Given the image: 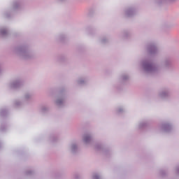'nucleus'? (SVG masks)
I'll return each instance as SVG.
<instances>
[{"instance_id":"19","label":"nucleus","mask_w":179,"mask_h":179,"mask_svg":"<svg viewBox=\"0 0 179 179\" xmlns=\"http://www.w3.org/2000/svg\"><path fill=\"white\" fill-rule=\"evenodd\" d=\"M23 100H24L25 101H29V100H30V99H31V93L30 92H27L25 93L23 96H22Z\"/></svg>"},{"instance_id":"23","label":"nucleus","mask_w":179,"mask_h":179,"mask_svg":"<svg viewBox=\"0 0 179 179\" xmlns=\"http://www.w3.org/2000/svg\"><path fill=\"white\" fill-rule=\"evenodd\" d=\"M92 179H101V176L99 174L95 173L92 176Z\"/></svg>"},{"instance_id":"9","label":"nucleus","mask_w":179,"mask_h":179,"mask_svg":"<svg viewBox=\"0 0 179 179\" xmlns=\"http://www.w3.org/2000/svg\"><path fill=\"white\" fill-rule=\"evenodd\" d=\"M92 139H93V135L92 133H85L82 136V141L84 145H90Z\"/></svg>"},{"instance_id":"29","label":"nucleus","mask_w":179,"mask_h":179,"mask_svg":"<svg viewBox=\"0 0 179 179\" xmlns=\"http://www.w3.org/2000/svg\"><path fill=\"white\" fill-rule=\"evenodd\" d=\"M93 12V10H90L88 13V16H92V13Z\"/></svg>"},{"instance_id":"3","label":"nucleus","mask_w":179,"mask_h":179,"mask_svg":"<svg viewBox=\"0 0 179 179\" xmlns=\"http://www.w3.org/2000/svg\"><path fill=\"white\" fill-rule=\"evenodd\" d=\"M138 15V8L135 6H129L123 9L122 15L127 19H131Z\"/></svg>"},{"instance_id":"5","label":"nucleus","mask_w":179,"mask_h":179,"mask_svg":"<svg viewBox=\"0 0 179 179\" xmlns=\"http://www.w3.org/2000/svg\"><path fill=\"white\" fill-rule=\"evenodd\" d=\"M23 85V81L21 79H16L10 81L8 87L9 89H19Z\"/></svg>"},{"instance_id":"24","label":"nucleus","mask_w":179,"mask_h":179,"mask_svg":"<svg viewBox=\"0 0 179 179\" xmlns=\"http://www.w3.org/2000/svg\"><path fill=\"white\" fill-rule=\"evenodd\" d=\"M65 38V35L64 34H61L57 36V40H60L62 41Z\"/></svg>"},{"instance_id":"8","label":"nucleus","mask_w":179,"mask_h":179,"mask_svg":"<svg viewBox=\"0 0 179 179\" xmlns=\"http://www.w3.org/2000/svg\"><path fill=\"white\" fill-rule=\"evenodd\" d=\"M170 96V90L169 89H164L158 92V97L161 100H167Z\"/></svg>"},{"instance_id":"18","label":"nucleus","mask_w":179,"mask_h":179,"mask_svg":"<svg viewBox=\"0 0 179 179\" xmlns=\"http://www.w3.org/2000/svg\"><path fill=\"white\" fill-rule=\"evenodd\" d=\"M116 114H124L125 113V108L123 106H119L115 109Z\"/></svg>"},{"instance_id":"4","label":"nucleus","mask_w":179,"mask_h":179,"mask_svg":"<svg viewBox=\"0 0 179 179\" xmlns=\"http://www.w3.org/2000/svg\"><path fill=\"white\" fill-rule=\"evenodd\" d=\"M159 129L162 134H170L173 129V124L170 122H164L159 124Z\"/></svg>"},{"instance_id":"22","label":"nucleus","mask_w":179,"mask_h":179,"mask_svg":"<svg viewBox=\"0 0 179 179\" xmlns=\"http://www.w3.org/2000/svg\"><path fill=\"white\" fill-rule=\"evenodd\" d=\"M171 64V62H170V60H169V59H166L164 62L163 65L164 66H170Z\"/></svg>"},{"instance_id":"20","label":"nucleus","mask_w":179,"mask_h":179,"mask_svg":"<svg viewBox=\"0 0 179 179\" xmlns=\"http://www.w3.org/2000/svg\"><path fill=\"white\" fill-rule=\"evenodd\" d=\"M49 142H50V143H55L58 142V138L55 135H52L49 137Z\"/></svg>"},{"instance_id":"12","label":"nucleus","mask_w":179,"mask_h":179,"mask_svg":"<svg viewBox=\"0 0 179 179\" xmlns=\"http://www.w3.org/2000/svg\"><path fill=\"white\" fill-rule=\"evenodd\" d=\"M69 149L71 153H76L78 152V143H71L69 145Z\"/></svg>"},{"instance_id":"7","label":"nucleus","mask_w":179,"mask_h":179,"mask_svg":"<svg viewBox=\"0 0 179 179\" xmlns=\"http://www.w3.org/2000/svg\"><path fill=\"white\" fill-rule=\"evenodd\" d=\"M66 99V96L64 94H60L55 99V104L57 107H62L64 104H65V100Z\"/></svg>"},{"instance_id":"10","label":"nucleus","mask_w":179,"mask_h":179,"mask_svg":"<svg viewBox=\"0 0 179 179\" xmlns=\"http://www.w3.org/2000/svg\"><path fill=\"white\" fill-rule=\"evenodd\" d=\"M76 82L77 85H78L79 86H85L87 85V83L89 82V77L88 76L79 77Z\"/></svg>"},{"instance_id":"2","label":"nucleus","mask_w":179,"mask_h":179,"mask_svg":"<svg viewBox=\"0 0 179 179\" xmlns=\"http://www.w3.org/2000/svg\"><path fill=\"white\" fill-rule=\"evenodd\" d=\"M13 53L22 59H29L33 57L31 50L27 45H22L14 48L13 49Z\"/></svg>"},{"instance_id":"13","label":"nucleus","mask_w":179,"mask_h":179,"mask_svg":"<svg viewBox=\"0 0 179 179\" xmlns=\"http://www.w3.org/2000/svg\"><path fill=\"white\" fill-rule=\"evenodd\" d=\"M148 125H149V121H148V120H142V121H140L137 124V128L138 129H142V128H146V127H148Z\"/></svg>"},{"instance_id":"26","label":"nucleus","mask_w":179,"mask_h":179,"mask_svg":"<svg viewBox=\"0 0 179 179\" xmlns=\"http://www.w3.org/2000/svg\"><path fill=\"white\" fill-rule=\"evenodd\" d=\"M6 113V110L5 109L0 110V115H5Z\"/></svg>"},{"instance_id":"30","label":"nucleus","mask_w":179,"mask_h":179,"mask_svg":"<svg viewBox=\"0 0 179 179\" xmlns=\"http://www.w3.org/2000/svg\"><path fill=\"white\" fill-rule=\"evenodd\" d=\"M4 16L6 17H9V14H8V13H4Z\"/></svg>"},{"instance_id":"32","label":"nucleus","mask_w":179,"mask_h":179,"mask_svg":"<svg viewBox=\"0 0 179 179\" xmlns=\"http://www.w3.org/2000/svg\"><path fill=\"white\" fill-rule=\"evenodd\" d=\"M161 174H163V171H161Z\"/></svg>"},{"instance_id":"15","label":"nucleus","mask_w":179,"mask_h":179,"mask_svg":"<svg viewBox=\"0 0 179 179\" xmlns=\"http://www.w3.org/2000/svg\"><path fill=\"white\" fill-rule=\"evenodd\" d=\"M23 104H24L23 101L20 99H16L13 103V106L15 108H20V107H23Z\"/></svg>"},{"instance_id":"27","label":"nucleus","mask_w":179,"mask_h":179,"mask_svg":"<svg viewBox=\"0 0 179 179\" xmlns=\"http://www.w3.org/2000/svg\"><path fill=\"white\" fill-rule=\"evenodd\" d=\"M33 173H34V172L31 169L27 170L26 171V174H27L28 176H30V174H33Z\"/></svg>"},{"instance_id":"21","label":"nucleus","mask_w":179,"mask_h":179,"mask_svg":"<svg viewBox=\"0 0 179 179\" xmlns=\"http://www.w3.org/2000/svg\"><path fill=\"white\" fill-rule=\"evenodd\" d=\"M99 41L102 44H106V43H108V38L107 36H103L99 39Z\"/></svg>"},{"instance_id":"1","label":"nucleus","mask_w":179,"mask_h":179,"mask_svg":"<svg viewBox=\"0 0 179 179\" xmlns=\"http://www.w3.org/2000/svg\"><path fill=\"white\" fill-rule=\"evenodd\" d=\"M140 66H141L143 72L149 73L150 75H155L160 72L162 65L150 62L148 59H143L140 62Z\"/></svg>"},{"instance_id":"6","label":"nucleus","mask_w":179,"mask_h":179,"mask_svg":"<svg viewBox=\"0 0 179 179\" xmlns=\"http://www.w3.org/2000/svg\"><path fill=\"white\" fill-rule=\"evenodd\" d=\"M145 49L151 55H155V54H157V45H156V43H151L148 44L145 47Z\"/></svg>"},{"instance_id":"31","label":"nucleus","mask_w":179,"mask_h":179,"mask_svg":"<svg viewBox=\"0 0 179 179\" xmlns=\"http://www.w3.org/2000/svg\"><path fill=\"white\" fill-rule=\"evenodd\" d=\"M2 73V69H1V64H0V75Z\"/></svg>"},{"instance_id":"17","label":"nucleus","mask_w":179,"mask_h":179,"mask_svg":"<svg viewBox=\"0 0 179 179\" xmlns=\"http://www.w3.org/2000/svg\"><path fill=\"white\" fill-rule=\"evenodd\" d=\"M50 111V108L47 106H42L40 107V113L41 114H47Z\"/></svg>"},{"instance_id":"28","label":"nucleus","mask_w":179,"mask_h":179,"mask_svg":"<svg viewBox=\"0 0 179 179\" xmlns=\"http://www.w3.org/2000/svg\"><path fill=\"white\" fill-rule=\"evenodd\" d=\"M124 37H127V36H129V31H125L124 32Z\"/></svg>"},{"instance_id":"16","label":"nucleus","mask_w":179,"mask_h":179,"mask_svg":"<svg viewBox=\"0 0 179 179\" xmlns=\"http://www.w3.org/2000/svg\"><path fill=\"white\" fill-rule=\"evenodd\" d=\"M119 79L121 82H127V80H129V75L128 73H122Z\"/></svg>"},{"instance_id":"33","label":"nucleus","mask_w":179,"mask_h":179,"mask_svg":"<svg viewBox=\"0 0 179 179\" xmlns=\"http://www.w3.org/2000/svg\"><path fill=\"white\" fill-rule=\"evenodd\" d=\"M59 1H64V0H59Z\"/></svg>"},{"instance_id":"25","label":"nucleus","mask_w":179,"mask_h":179,"mask_svg":"<svg viewBox=\"0 0 179 179\" xmlns=\"http://www.w3.org/2000/svg\"><path fill=\"white\" fill-rule=\"evenodd\" d=\"M173 171L179 176V165L174 168Z\"/></svg>"},{"instance_id":"14","label":"nucleus","mask_w":179,"mask_h":179,"mask_svg":"<svg viewBox=\"0 0 179 179\" xmlns=\"http://www.w3.org/2000/svg\"><path fill=\"white\" fill-rule=\"evenodd\" d=\"M22 8V4L20 3V1H14L12 4V10H14L16 12V10H20V9Z\"/></svg>"},{"instance_id":"11","label":"nucleus","mask_w":179,"mask_h":179,"mask_svg":"<svg viewBox=\"0 0 179 179\" xmlns=\"http://www.w3.org/2000/svg\"><path fill=\"white\" fill-rule=\"evenodd\" d=\"M9 34V28L7 27H0V37H7Z\"/></svg>"}]
</instances>
